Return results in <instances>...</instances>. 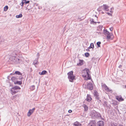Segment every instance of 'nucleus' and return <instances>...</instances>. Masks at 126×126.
I'll return each mask as SVG.
<instances>
[{"instance_id":"412c9836","label":"nucleus","mask_w":126,"mask_h":126,"mask_svg":"<svg viewBox=\"0 0 126 126\" xmlns=\"http://www.w3.org/2000/svg\"><path fill=\"white\" fill-rule=\"evenodd\" d=\"M47 73V71L45 70L41 72H39V74L40 75H44Z\"/></svg>"},{"instance_id":"2eb2a0df","label":"nucleus","mask_w":126,"mask_h":126,"mask_svg":"<svg viewBox=\"0 0 126 126\" xmlns=\"http://www.w3.org/2000/svg\"><path fill=\"white\" fill-rule=\"evenodd\" d=\"M38 59H36L33 61V64L35 66L38 64Z\"/></svg>"},{"instance_id":"39448f33","label":"nucleus","mask_w":126,"mask_h":126,"mask_svg":"<svg viewBox=\"0 0 126 126\" xmlns=\"http://www.w3.org/2000/svg\"><path fill=\"white\" fill-rule=\"evenodd\" d=\"M96 123L94 120L91 121L88 125V126H95Z\"/></svg>"},{"instance_id":"c85d7f7f","label":"nucleus","mask_w":126,"mask_h":126,"mask_svg":"<svg viewBox=\"0 0 126 126\" xmlns=\"http://www.w3.org/2000/svg\"><path fill=\"white\" fill-rule=\"evenodd\" d=\"M17 79V78L15 77H13L11 78V80L13 81H14L15 80H16Z\"/></svg>"},{"instance_id":"a878e982","label":"nucleus","mask_w":126,"mask_h":126,"mask_svg":"<svg viewBox=\"0 0 126 126\" xmlns=\"http://www.w3.org/2000/svg\"><path fill=\"white\" fill-rule=\"evenodd\" d=\"M22 16V14H20L19 15H16V17L17 18H19L21 17Z\"/></svg>"},{"instance_id":"b1692460","label":"nucleus","mask_w":126,"mask_h":126,"mask_svg":"<svg viewBox=\"0 0 126 126\" xmlns=\"http://www.w3.org/2000/svg\"><path fill=\"white\" fill-rule=\"evenodd\" d=\"M15 74L18 75H20L21 76L22 75V74L19 71H16L15 72Z\"/></svg>"},{"instance_id":"72a5a7b5","label":"nucleus","mask_w":126,"mask_h":126,"mask_svg":"<svg viewBox=\"0 0 126 126\" xmlns=\"http://www.w3.org/2000/svg\"><path fill=\"white\" fill-rule=\"evenodd\" d=\"M92 22H93V23L94 24V23H97V22L96 21H95L94 19H93L92 21Z\"/></svg>"},{"instance_id":"a19ab883","label":"nucleus","mask_w":126,"mask_h":126,"mask_svg":"<svg viewBox=\"0 0 126 126\" xmlns=\"http://www.w3.org/2000/svg\"><path fill=\"white\" fill-rule=\"evenodd\" d=\"M110 30L111 31H112L113 29V27H112L110 28Z\"/></svg>"},{"instance_id":"e433bc0d","label":"nucleus","mask_w":126,"mask_h":126,"mask_svg":"<svg viewBox=\"0 0 126 126\" xmlns=\"http://www.w3.org/2000/svg\"><path fill=\"white\" fill-rule=\"evenodd\" d=\"M88 48L87 49H86V50L87 51H90V49H92V50L93 49V48Z\"/></svg>"},{"instance_id":"5701e85b","label":"nucleus","mask_w":126,"mask_h":126,"mask_svg":"<svg viewBox=\"0 0 126 126\" xmlns=\"http://www.w3.org/2000/svg\"><path fill=\"white\" fill-rule=\"evenodd\" d=\"M19 97V95L18 94H16L12 98V100L15 99L16 97Z\"/></svg>"},{"instance_id":"2f4dec72","label":"nucleus","mask_w":126,"mask_h":126,"mask_svg":"<svg viewBox=\"0 0 126 126\" xmlns=\"http://www.w3.org/2000/svg\"><path fill=\"white\" fill-rule=\"evenodd\" d=\"M107 105H108L107 102L105 101L104 103V105L105 106H106V107H108V106H107Z\"/></svg>"},{"instance_id":"37998d69","label":"nucleus","mask_w":126,"mask_h":126,"mask_svg":"<svg viewBox=\"0 0 126 126\" xmlns=\"http://www.w3.org/2000/svg\"><path fill=\"white\" fill-rule=\"evenodd\" d=\"M68 112L69 113H71L72 112V111L71 110H68Z\"/></svg>"},{"instance_id":"c03bdc74","label":"nucleus","mask_w":126,"mask_h":126,"mask_svg":"<svg viewBox=\"0 0 126 126\" xmlns=\"http://www.w3.org/2000/svg\"><path fill=\"white\" fill-rule=\"evenodd\" d=\"M29 2H30V1H26V4L29 3Z\"/></svg>"},{"instance_id":"4be33fe9","label":"nucleus","mask_w":126,"mask_h":126,"mask_svg":"<svg viewBox=\"0 0 126 126\" xmlns=\"http://www.w3.org/2000/svg\"><path fill=\"white\" fill-rule=\"evenodd\" d=\"M83 107H84V110L85 111H86L88 109V107L85 104L84 105Z\"/></svg>"},{"instance_id":"49530a36","label":"nucleus","mask_w":126,"mask_h":126,"mask_svg":"<svg viewBox=\"0 0 126 126\" xmlns=\"http://www.w3.org/2000/svg\"><path fill=\"white\" fill-rule=\"evenodd\" d=\"M119 126H123V125H121V124H119Z\"/></svg>"},{"instance_id":"473e14b6","label":"nucleus","mask_w":126,"mask_h":126,"mask_svg":"<svg viewBox=\"0 0 126 126\" xmlns=\"http://www.w3.org/2000/svg\"><path fill=\"white\" fill-rule=\"evenodd\" d=\"M101 43L100 42H97V45L98 47H100V44Z\"/></svg>"},{"instance_id":"f03ea898","label":"nucleus","mask_w":126,"mask_h":126,"mask_svg":"<svg viewBox=\"0 0 126 126\" xmlns=\"http://www.w3.org/2000/svg\"><path fill=\"white\" fill-rule=\"evenodd\" d=\"M92 117L94 119H97L101 117L100 114L95 110L92 111Z\"/></svg>"},{"instance_id":"bb28decb","label":"nucleus","mask_w":126,"mask_h":126,"mask_svg":"<svg viewBox=\"0 0 126 126\" xmlns=\"http://www.w3.org/2000/svg\"><path fill=\"white\" fill-rule=\"evenodd\" d=\"M30 89L31 90H33L35 88V86L34 85H32L30 87Z\"/></svg>"},{"instance_id":"9d476101","label":"nucleus","mask_w":126,"mask_h":126,"mask_svg":"<svg viewBox=\"0 0 126 126\" xmlns=\"http://www.w3.org/2000/svg\"><path fill=\"white\" fill-rule=\"evenodd\" d=\"M102 86L108 92H110V90L105 84H104Z\"/></svg>"},{"instance_id":"423d86ee","label":"nucleus","mask_w":126,"mask_h":126,"mask_svg":"<svg viewBox=\"0 0 126 126\" xmlns=\"http://www.w3.org/2000/svg\"><path fill=\"white\" fill-rule=\"evenodd\" d=\"M116 98L119 101H122L124 100V99L122 98V97L121 95L116 96Z\"/></svg>"},{"instance_id":"4468645a","label":"nucleus","mask_w":126,"mask_h":126,"mask_svg":"<svg viewBox=\"0 0 126 126\" xmlns=\"http://www.w3.org/2000/svg\"><path fill=\"white\" fill-rule=\"evenodd\" d=\"M74 126H81V124L79 123L78 122H76L74 123Z\"/></svg>"},{"instance_id":"f704fd0d","label":"nucleus","mask_w":126,"mask_h":126,"mask_svg":"<svg viewBox=\"0 0 126 126\" xmlns=\"http://www.w3.org/2000/svg\"><path fill=\"white\" fill-rule=\"evenodd\" d=\"M89 47H94V44L93 43H91Z\"/></svg>"},{"instance_id":"1a4fd4ad","label":"nucleus","mask_w":126,"mask_h":126,"mask_svg":"<svg viewBox=\"0 0 126 126\" xmlns=\"http://www.w3.org/2000/svg\"><path fill=\"white\" fill-rule=\"evenodd\" d=\"M107 38L108 39H112L113 38V35L110 34V33L107 35Z\"/></svg>"},{"instance_id":"de8ad7c7","label":"nucleus","mask_w":126,"mask_h":126,"mask_svg":"<svg viewBox=\"0 0 126 126\" xmlns=\"http://www.w3.org/2000/svg\"><path fill=\"white\" fill-rule=\"evenodd\" d=\"M22 4H23V5L24 4V3H23V2L22 1V2L21 3Z\"/></svg>"},{"instance_id":"6e6552de","label":"nucleus","mask_w":126,"mask_h":126,"mask_svg":"<svg viewBox=\"0 0 126 126\" xmlns=\"http://www.w3.org/2000/svg\"><path fill=\"white\" fill-rule=\"evenodd\" d=\"M104 10L108 11L109 10L108 9L109 8V7L106 4H104L103 6H102Z\"/></svg>"},{"instance_id":"ea45409f","label":"nucleus","mask_w":126,"mask_h":126,"mask_svg":"<svg viewBox=\"0 0 126 126\" xmlns=\"http://www.w3.org/2000/svg\"><path fill=\"white\" fill-rule=\"evenodd\" d=\"M95 97L97 100H98L99 99V97L98 96V95L97 96Z\"/></svg>"},{"instance_id":"20e7f679","label":"nucleus","mask_w":126,"mask_h":126,"mask_svg":"<svg viewBox=\"0 0 126 126\" xmlns=\"http://www.w3.org/2000/svg\"><path fill=\"white\" fill-rule=\"evenodd\" d=\"M35 109V108H33L32 109L30 110L28 113L27 116H30V115L33 113Z\"/></svg>"},{"instance_id":"393cba45","label":"nucleus","mask_w":126,"mask_h":126,"mask_svg":"<svg viewBox=\"0 0 126 126\" xmlns=\"http://www.w3.org/2000/svg\"><path fill=\"white\" fill-rule=\"evenodd\" d=\"M8 7L7 6H5L4 8V11H6L8 9Z\"/></svg>"},{"instance_id":"a211bd4d","label":"nucleus","mask_w":126,"mask_h":126,"mask_svg":"<svg viewBox=\"0 0 126 126\" xmlns=\"http://www.w3.org/2000/svg\"><path fill=\"white\" fill-rule=\"evenodd\" d=\"M83 64V61L81 60H79V62L78 63H77V64L78 65L81 66Z\"/></svg>"},{"instance_id":"c756f323","label":"nucleus","mask_w":126,"mask_h":126,"mask_svg":"<svg viewBox=\"0 0 126 126\" xmlns=\"http://www.w3.org/2000/svg\"><path fill=\"white\" fill-rule=\"evenodd\" d=\"M85 57H88L89 56V54L87 52L85 53Z\"/></svg>"},{"instance_id":"ddd939ff","label":"nucleus","mask_w":126,"mask_h":126,"mask_svg":"<svg viewBox=\"0 0 126 126\" xmlns=\"http://www.w3.org/2000/svg\"><path fill=\"white\" fill-rule=\"evenodd\" d=\"M11 93L12 95H13L18 92V91L17 90H15L11 89Z\"/></svg>"},{"instance_id":"0eeeda50","label":"nucleus","mask_w":126,"mask_h":126,"mask_svg":"<svg viewBox=\"0 0 126 126\" xmlns=\"http://www.w3.org/2000/svg\"><path fill=\"white\" fill-rule=\"evenodd\" d=\"M87 88L88 89L91 90H92L93 89V84L92 83H88L87 84Z\"/></svg>"},{"instance_id":"09e8293b","label":"nucleus","mask_w":126,"mask_h":126,"mask_svg":"<svg viewBox=\"0 0 126 126\" xmlns=\"http://www.w3.org/2000/svg\"><path fill=\"white\" fill-rule=\"evenodd\" d=\"M122 66V65H120L119 66V67L120 68Z\"/></svg>"},{"instance_id":"f8f14e48","label":"nucleus","mask_w":126,"mask_h":126,"mask_svg":"<svg viewBox=\"0 0 126 126\" xmlns=\"http://www.w3.org/2000/svg\"><path fill=\"white\" fill-rule=\"evenodd\" d=\"M86 100L88 102H90L92 100L90 95L88 94L87 96Z\"/></svg>"},{"instance_id":"c9c22d12","label":"nucleus","mask_w":126,"mask_h":126,"mask_svg":"<svg viewBox=\"0 0 126 126\" xmlns=\"http://www.w3.org/2000/svg\"><path fill=\"white\" fill-rule=\"evenodd\" d=\"M114 8H111L110 12L111 13H112L113 11Z\"/></svg>"},{"instance_id":"4c0bfd02","label":"nucleus","mask_w":126,"mask_h":126,"mask_svg":"<svg viewBox=\"0 0 126 126\" xmlns=\"http://www.w3.org/2000/svg\"><path fill=\"white\" fill-rule=\"evenodd\" d=\"M110 16H112V15L110 13H107Z\"/></svg>"},{"instance_id":"7ed1b4c3","label":"nucleus","mask_w":126,"mask_h":126,"mask_svg":"<svg viewBox=\"0 0 126 126\" xmlns=\"http://www.w3.org/2000/svg\"><path fill=\"white\" fill-rule=\"evenodd\" d=\"M73 71H71L67 73L68 78L70 81L72 82L75 79V76L73 75Z\"/></svg>"},{"instance_id":"cd10ccee","label":"nucleus","mask_w":126,"mask_h":126,"mask_svg":"<svg viewBox=\"0 0 126 126\" xmlns=\"http://www.w3.org/2000/svg\"><path fill=\"white\" fill-rule=\"evenodd\" d=\"M110 126H117V124L116 123H112Z\"/></svg>"},{"instance_id":"f3484780","label":"nucleus","mask_w":126,"mask_h":126,"mask_svg":"<svg viewBox=\"0 0 126 126\" xmlns=\"http://www.w3.org/2000/svg\"><path fill=\"white\" fill-rule=\"evenodd\" d=\"M103 33L104 34L106 35H107L109 34V32L107 31V30H104L103 31Z\"/></svg>"},{"instance_id":"7c9ffc66","label":"nucleus","mask_w":126,"mask_h":126,"mask_svg":"<svg viewBox=\"0 0 126 126\" xmlns=\"http://www.w3.org/2000/svg\"><path fill=\"white\" fill-rule=\"evenodd\" d=\"M94 96L95 97L97 96L98 95V93L97 92H94Z\"/></svg>"},{"instance_id":"aec40b11","label":"nucleus","mask_w":126,"mask_h":126,"mask_svg":"<svg viewBox=\"0 0 126 126\" xmlns=\"http://www.w3.org/2000/svg\"><path fill=\"white\" fill-rule=\"evenodd\" d=\"M14 83L15 84H18L19 85H21L22 83V82L21 81H16V82H14Z\"/></svg>"},{"instance_id":"79ce46f5","label":"nucleus","mask_w":126,"mask_h":126,"mask_svg":"<svg viewBox=\"0 0 126 126\" xmlns=\"http://www.w3.org/2000/svg\"><path fill=\"white\" fill-rule=\"evenodd\" d=\"M22 1L23 2V3H26V0H22Z\"/></svg>"},{"instance_id":"3c124183","label":"nucleus","mask_w":126,"mask_h":126,"mask_svg":"<svg viewBox=\"0 0 126 126\" xmlns=\"http://www.w3.org/2000/svg\"><path fill=\"white\" fill-rule=\"evenodd\" d=\"M125 88H126V85L125 86Z\"/></svg>"},{"instance_id":"6ab92c4d","label":"nucleus","mask_w":126,"mask_h":126,"mask_svg":"<svg viewBox=\"0 0 126 126\" xmlns=\"http://www.w3.org/2000/svg\"><path fill=\"white\" fill-rule=\"evenodd\" d=\"M12 89H13L14 90H17L18 89L20 90L21 89L20 88V87H19L18 86H15L14 87H13Z\"/></svg>"},{"instance_id":"9b49d317","label":"nucleus","mask_w":126,"mask_h":126,"mask_svg":"<svg viewBox=\"0 0 126 126\" xmlns=\"http://www.w3.org/2000/svg\"><path fill=\"white\" fill-rule=\"evenodd\" d=\"M98 126H104V123L102 121H99L97 123Z\"/></svg>"},{"instance_id":"603ef678","label":"nucleus","mask_w":126,"mask_h":126,"mask_svg":"<svg viewBox=\"0 0 126 126\" xmlns=\"http://www.w3.org/2000/svg\"><path fill=\"white\" fill-rule=\"evenodd\" d=\"M95 19H96V20H97V18H95Z\"/></svg>"},{"instance_id":"f257e3e1","label":"nucleus","mask_w":126,"mask_h":126,"mask_svg":"<svg viewBox=\"0 0 126 126\" xmlns=\"http://www.w3.org/2000/svg\"><path fill=\"white\" fill-rule=\"evenodd\" d=\"M16 52V51H15L13 53L10 57V59L15 63L18 64L20 63V61L21 60L19 58H16V56L17 54V53Z\"/></svg>"},{"instance_id":"8fccbe9b","label":"nucleus","mask_w":126,"mask_h":126,"mask_svg":"<svg viewBox=\"0 0 126 126\" xmlns=\"http://www.w3.org/2000/svg\"><path fill=\"white\" fill-rule=\"evenodd\" d=\"M23 78V77H21V78H20V79H22Z\"/></svg>"},{"instance_id":"58836bf2","label":"nucleus","mask_w":126,"mask_h":126,"mask_svg":"<svg viewBox=\"0 0 126 126\" xmlns=\"http://www.w3.org/2000/svg\"><path fill=\"white\" fill-rule=\"evenodd\" d=\"M37 59H39V53H38L37 54Z\"/></svg>"},{"instance_id":"dca6fc26","label":"nucleus","mask_w":126,"mask_h":126,"mask_svg":"<svg viewBox=\"0 0 126 126\" xmlns=\"http://www.w3.org/2000/svg\"><path fill=\"white\" fill-rule=\"evenodd\" d=\"M84 70L86 71L87 75V76L88 78H89V77L90 76L89 74V69L86 68Z\"/></svg>"},{"instance_id":"a18cd8bd","label":"nucleus","mask_w":126,"mask_h":126,"mask_svg":"<svg viewBox=\"0 0 126 126\" xmlns=\"http://www.w3.org/2000/svg\"><path fill=\"white\" fill-rule=\"evenodd\" d=\"M20 5L22 7L23 6V4H22L21 3L20 4Z\"/></svg>"}]
</instances>
